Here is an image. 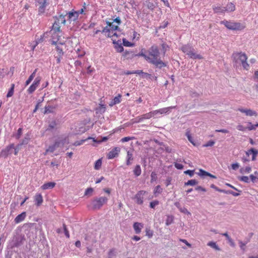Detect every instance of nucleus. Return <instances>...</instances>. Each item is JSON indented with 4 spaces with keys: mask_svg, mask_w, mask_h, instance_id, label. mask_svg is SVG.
<instances>
[{
    "mask_svg": "<svg viewBox=\"0 0 258 258\" xmlns=\"http://www.w3.org/2000/svg\"><path fill=\"white\" fill-rule=\"evenodd\" d=\"M160 52L157 46L153 45L148 50V54L147 55V61L157 68L161 69L166 66L159 57Z\"/></svg>",
    "mask_w": 258,
    "mask_h": 258,
    "instance_id": "f257e3e1",
    "label": "nucleus"
},
{
    "mask_svg": "<svg viewBox=\"0 0 258 258\" xmlns=\"http://www.w3.org/2000/svg\"><path fill=\"white\" fill-rule=\"evenodd\" d=\"M181 50L183 53L187 55L190 58L194 59H201L203 58L202 56L199 54L195 52L194 48L189 44L183 45L181 47Z\"/></svg>",
    "mask_w": 258,
    "mask_h": 258,
    "instance_id": "f03ea898",
    "label": "nucleus"
},
{
    "mask_svg": "<svg viewBox=\"0 0 258 258\" xmlns=\"http://www.w3.org/2000/svg\"><path fill=\"white\" fill-rule=\"evenodd\" d=\"M106 24L107 26L103 28L102 33H105L108 37L117 36V35L115 31L119 29L118 26L113 25L108 21L106 22Z\"/></svg>",
    "mask_w": 258,
    "mask_h": 258,
    "instance_id": "7ed1b4c3",
    "label": "nucleus"
},
{
    "mask_svg": "<svg viewBox=\"0 0 258 258\" xmlns=\"http://www.w3.org/2000/svg\"><path fill=\"white\" fill-rule=\"evenodd\" d=\"M233 57L236 62L240 61L243 68L245 70H248L249 64L247 62V57L245 53L242 52H235L233 54Z\"/></svg>",
    "mask_w": 258,
    "mask_h": 258,
    "instance_id": "20e7f679",
    "label": "nucleus"
},
{
    "mask_svg": "<svg viewBox=\"0 0 258 258\" xmlns=\"http://www.w3.org/2000/svg\"><path fill=\"white\" fill-rule=\"evenodd\" d=\"M220 23L223 24L227 29L232 30H241L245 28L244 25L240 23L224 20Z\"/></svg>",
    "mask_w": 258,
    "mask_h": 258,
    "instance_id": "39448f33",
    "label": "nucleus"
},
{
    "mask_svg": "<svg viewBox=\"0 0 258 258\" xmlns=\"http://www.w3.org/2000/svg\"><path fill=\"white\" fill-rule=\"evenodd\" d=\"M108 199L106 197H101L94 199L91 202L92 208L93 209H99L102 206L106 203Z\"/></svg>",
    "mask_w": 258,
    "mask_h": 258,
    "instance_id": "423d86ee",
    "label": "nucleus"
},
{
    "mask_svg": "<svg viewBox=\"0 0 258 258\" xmlns=\"http://www.w3.org/2000/svg\"><path fill=\"white\" fill-rule=\"evenodd\" d=\"M50 34L51 35V44L52 45H56L57 43H58L61 45H64V41L62 40L61 39V37L62 36L61 32H56L50 31Z\"/></svg>",
    "mask_w": 258,
    "mask_h": 258,
    "instance_id": "0eeeda50",
    "label": "nucleus"
},
{
    "mask_svg": "<svg viewBox=\"0 0 258 258\" xmlns=\"http://www.w3.org/2000/svg\"><path fill=\"white\" fill-rule=\"evenodd\" d=\"M66 142V139L57 140L55 141L54 143L50 145L47 149L45 150L44 153V155H47L48 153H53L57 148L59 147L61 145L63 146Z\"/></svg>",
    "mask_w": 258,
    "mask_h": 258,
    "instance_id": "6e6552de",
    "label": "nucleus"
},
{
    "mask_svg": "<svg viewBox=\"0 0 258 258\" xmlns=\"http://www.w3.org/2000/svg\"><path fill=\"white\" fill-rule=\"evenodd\" d=\"M66 23V19L64 16H60L57 19V21H55L53 23L51 31L52 32H61L60 30V23L64 24Z\"/></svg>",
    "mask_w": 258,
    "mask_h": 258,
    "instance_id": "1a4fd4ad",
    "label": "nucleus"
},
{
    "mask_svg": "<svg viewBox=\"0 0 258 258\" xmlns=\"http://www.w3.org/2000/svg\"><path fill=\"white\" fill-rule=\"evenodd\" d=\"M41 81V77H36L33 83L30 85L29 88L27 89V92L29 94L33 93L38 87L40 84Z\"/></svg>",
    "mask_w": 258,
    "mask_h": 258,
    "instance_id": "9d476101",
    "label": "nucleus"
},
{
    "mask_svg": "<svg viewBox=\"0 0 258 258\" xmlns=\"http://www.w3.org/2000/svg\"><path fill=\"white\" fill-rule=\"evenodd\" d=\"M146 194V191L144 190H140L137 193V194L135 196L134 199L135 200L137 204H143L144 202V197Z\"/></svg>",
    "mask_w": 258,
    "mask_h": 258,
    "instance_id": "9b49d317",
    "label": "nucleus"
},
{
    "mask_svg": "<svg viewBox=\"0 0 258 258\" xmlns=\"http://www.w3.org/2000/svg\"><path fill=\"white\" fill-rule=\"evenodd\" d=\"M14 149V145L11 144L7 146L5 149L2 150L0 153V157L6 158L9 155L12 154V150Z\"/></svg>",
    "mask_w": 258,
    "mask_h": 258,
    "instance_id": "f8f14e48",
    "label": "nucleus"
},
{
    "mask_svg": "<svg viewBox=\"0 0 258 258\" xmlns=\"http://www.w3.org/2000/svg\"><path fill=\"white\" fill-rule=\"evenodd\" d=\"M120 151V149L119 147H114L107 154V158L108 159H112L115 157L118 156Z\"/></svg>",
    "mask_w": 258,
    "mask_h": 258,
    "instance_id": "ddd939ff",
    "label": "nucleus"
},
{
    "mask_svg": "<svg viewBox=\"0 0 258 258\" xmlns=\"http://www.w3.org/2000/svg\"><path fill=\"white\" fill-rule=\"evenodd\" d=\"M237 110L244 113L246 116H252L257 115L256 112L250 109L239 108L237 109Z\"/></svg>",
    "mask_w": 258,
    "mask_h": 258,
    "instance_id": "4468645a",
    "label": "nucleus"
},
{
    "mask_svg": "<svg viewBox=\"0 0 258 258\" xmlns=\"http://www.w3.org/2000/svg\"><path fill=\"white\" fill-rule=\"evenodd\" d=\"M47 0H36V2L39 4L38 12L39 14H43L44 13L46 7L47 5Z\"/></svg>",
    "mask_w": 258,
    "mask_h": 258,
    "instance_id": "2eb2a0df",
    "label": "nucleus"
},
{
    "mask_svg": "<svg viewBox=\"0 0 258 258\" xmlns=\"http://www.w3.org/2000/svg\"><path fill=\"white\" fill-rule=\"evenodd\" d=\"M133 229L136 234H139L141 231L142 229L144 227V224L140 222H135L133 225Z\"/></svg>",
    "mask_w": 258,
    "mask_h": 258,
    "instance_id": "dca6fc26",
    "label": "nucleus"
},
{
    "mask_svg": "<svg viewBox=\"0 0 258 258\" xmlns=\"http://www.w3.org/2000/svg\"><path fill=\"white\" fill-rule=\"evenodd\" d=\"M67 15H68L69 20L70 22L76 21L78 19V17H79V16L78 15V13H77L76 11H72L69 12L67 14Z\"/></svg>",
    "mask_w": 258,
    "mask_h": 258,
    "instance_id": "f3484780",
    "label": "nucleus"
},
{
    "mask_svg": "<svg viewBox=\"0 0 258 258\" xmlns=\"http://www.w3.org/2000/svg\"><path fill=\"white\" fill-rule=\"evenodd\" d=\"M246 154L248 156L251 155V160L252 161H255L256 159V157L258 155V150L254 149L253 148H251L246 152Z\"/></svg>",
    "mask_w": 258,
    "mask_h": 258,
    "instance_id": "a211bd4d",
    "label": "nucleus"
},
{
    "mask_svg": "<svg viewBox=\"0 0 258 258\" xmlns=\"http://www.w3.org/2000/svg\"><path fill=\"white\" fill-rule=\"evenodd\" d=\"M34 199L35 204L37 206H40L43 202V197L41 194H36Z\"/></svg>",
    "mask_w": 258,
    "mask_h": 258,
    "instance_id": "6ab92c4d",
    "label": "nucleus"
},
{
    "mask_svg": "<svg viewBox=\"0 0 258 258\" xmlns=\"http://www.w3.org/2000/svg\"><path fill=\"white\" fill-rule=\"evenodd\" d=\"M176 106H171L167 107L162 108L159 109L160 114H169L172 109L175 108Z\"/></svg>",
    "mask_w": 258,
    "mask_h": 258,
    "instance_id": "aec40b11",
    "label": "nucleus"
},
{
    "mask_svg": "<svg viewBox=\"0 0 258 258\" xmlns=\"http://www.w3.org/2000/svg\"><path fill=\"white\" fill-rule=\"evenodd\" d=\"M56 185V183L54 182H46L43 184L41 186V188L43 190H46L48 189H52Z\"/></svg>",
    "mask_w": 258,
    "mask_h": 258,
    "instance_id": "412c9836",
    "label": "nucleus"
},
{
    "mask_svg": "<svg viewBox=\"0 0 258 258\" xmlns=\"http://www.w3.org/2000/svg\"><path fill=\"white\" fill-rule=\"evenodd\" d=\"M121 95L118 94L117 96H115L109 103V105L111 107L113 105L118 104L121 102Z\"/></svg>",
    "mask_w": 258,
    "mask_h": 258,
    "instance_id": "4be33fe9",
    "label": "nucleus"
},
{
    "mask_svg": "<svg viewBox=\"0 0 258 258\" xmlns=\"http://www.w3.org/2000/svg\"><path fill=\"white\" fill-rule=\"evenodd\" d=\"M26 216V212H22L21 214L18 215L14 220L16 224H18L21 222H22L25 218Z\"/></svg>",
    "mask_w": 258,
    "mask_h": 258,
    "instance_id": "5701e85b",
    "label": "nucleus"
},
{
    "mask_svg": "<svg viewBox=\"0 0 258 258\" xmlns=\"http://www.w3.org/2000/svg\"><path fill=\"white\" fill-rule=\"evenodd\" d=\"M224 8L225 12H232L235 11V6L232 3H229Z\"/></svg>",
    "mask_w": 258,
    "mask_h": 258,
    "instance_id": "b1692460",
    "label": "nucleus"
},
{
    "mask_svg": "<svg viewBox=\"0 0 258 258\" xmlns=\"http://www.w3.org/2000/svg\"><path fill=\"white\" fill-rule=\"evenodd\" d=\"M213 9L214 12L215 13H219V14H223L225 13V10L224 7H221V6H218V7H213Z\"/></svg>",
    "mask_w": 258,
    "mask_h": 258,
    "instance_id": "393cba45",
    "label": "nucleus"
},
{
    "mask_svg": "<svg viewBox=\"0 0 258 258\" xmlns=\"http://www.w3.org/2000/svg\"><path fill=\"white\" fill-rule=\"evenodd\" d=\"M37 71V69H36L34 72L31 74V75L29 77L28 79L26 80L25 82V86L28 85L34 79L35 77L36 73Z\"/></svg>",
    "mask_w": 258,
    "mask_h": 258,
    "instance_id": "a878e982",
    "label": "nucleus"
},
{
    "mask_svg": "<svg viewBox=\"0 0 258 258\" xmlns=\"http://www.w3.org/2000/svg\"><path fill=\"white\" fill-rule=\"evenodd\" d=\"M251 171V168L249 166H246L245 167H241L239 170L240 173L242 174H248Z\"/></svg>",
    "mask_w": 258,
    "mask_h": 258,
    "instance_id": "bb28decb",
    "label": "nucleus"
},
{
    "mask_svg": "<svg viewBox=\"0 0 258 258\" xmlns=\"http://www.w3.org/2000/svg\"><path fill=\"white\" fill-rule=\"evenodd\" d=\"M133 160V154L130 151L127 152L126 156V164L127 165H130L131 164V161Z\"/></svg>",
    "mask_w": 258,
    "mask_h": 258,
    "instance_id": "cd10ccee",
    "label": "nucleus"
},
{
    "mask_svg": "<svg viewBox=\"0 0 258 258\" xmlns=\"http://www.w3.org/2000/svg\"><path fill=\"white\" fill-rule=\"evenodd\" d=\"M249 179L253 183L256 182L258 180V172L255 171L253 174H250Z\"/></svg>",
    "mask_w": 258,
    "mask_h": 258,
    "instance_id": "c85d7f7f",
    "label": "nucleus"
},
{
    "mask_svg": "<svg viewBox=\"0 0 258 258\" xmlns=\"http://www.w3.org/2000/svg\"><path fill=\"white\" fill-rule=\"evenodd\" d=\"M105 108L104 104H100L99 107L96 108L95 110L97 113H103L105 111Z\"/></svg>",
    "mask_w": 258,
    "mask_h": 258,
    "instance_id": "c756f323",
    "label": "nucleus"
},
{
    "mask_svg": "<svg viewBox=\"0 0 258 258\" xmlns=\"http://www.w3.org/2000/svg\"><path fill=\"white\" fill-rule=\"evenodd\" d=\"M133 171H134V174L136 176H138L140 175L141 174V172H142L140 166L139 165H136L135 166V169Z\"/></svg>",
    "mask_w": 258,
    "mask_h": 258,
    "instance_id": "7c9ffc66",
    "label": "nucleus"
},
{
    "mask_svg": "<svg viewBox=\"0 0 258 258\" xmlns=\"http://www.w3.org/2000/svg\"><path fill=\"white\" fill-rule=\"evenodd\" d=\"M238 179L244 183H248L250 182L249 177L247 176H241L238 177Z\"/></svg>",
    "mask_w": 258,
    "mask_h": 258,
    "instance_id": "2f4dec72",
    "label": "nucleus"
},
{
    "mask_svg": "<svg viewBox=\"0 0 258 258\" xmlns=\"http://www.w3.org/2000/svg\"><path fill=\"white\" fill-rule=\"evenodd\" d=\"M117 252L114 248H112L110 249L108 252V258H113L115 257L116 255Z\"/></svg>",
    "mask_w": 258,
    "mask_h": 258,
    "instance_id": "473e14b6",
    "label": "nucleus"
},
{
    "mask_svg": "<svg viewBox=\"0 0 258 258\" xmlns=\"http://www.w3.org/2000/svg\"><path fill=\"white\" fill-rule=\"evenodd\" d=\"M162 188L160 185L156 186L154 189V194L156 197L157 195L161 194L162 192Z\"/></svg>",
    "mask_w": 258,
    "mask_h": 258,
    "instance_id": "72a5a7b5",
    "label": "nucleus"
},
{
    "mask_svg": "<svg viewBox=\"0 0 258 258\" xmlns=\"http://www.w3.org/2000/svg\"><path fill=\"white\" fill-rule=\"evenodd\" d=\"M222 235L226 237L227 239L228 240V242H229L230 245L232 247L235 246V243H234V241L231 238V237L228 235L227 233H223Z\"/></svg>",
    "mask_w": 258,
    "mask_h": 258,
    "instance_id": "f704fd0d",
    "label": "nucleus"
},
{
    "mask_svg": "<svg viewBox=\"0 0 258 258\" xmlns=\"http://www.w3.org/2000/svg\"><path fill=\"white\" fill-rule=\"evenodd\" d=\"M56 45V49L58 52V55L62 56L63 54V49L62 46L58 43H57Z\"/></svg>",
    "mask_w": 258,
    "mask_h": 258,
    "instance_id": "c9c22d12",
    "label": "nucleus"
},
{
    "mask_svg": "<svg viewBox=\"0 0 258 258\" xmlns=\"http://www.w3.org/2000/svg\"><path fill=\"white\" fill-rule=\"evenodd\" d=\"M207 245L210 247H211L212 248L216 249V250H220V248L219 247V246L217 245L216 243L215 242H214V241H210L208 243H207Z\"/></svg>",
    "mask_w": 258,
    "mask_h": 258,
    "instance_id": "e433bc0d",
    "label": "nucleus"
},
{
    "mask_svg": "<svg viewBox=\"0 0 258 258\" xmlns=\"http://www.w3.org/2000/svg\"><path fill=\"white\" fill-rule=\"evenodd\" d=\"M146 235L149 238H151L153 236V231L151 230L150 228H146L145 229Z\"/></svg>",
    "mask_w": 258,
    "mask_h": 258,
    "instance_id": "4c0bfd02",
    "label": "nucleus"
},
{
    "mask_svg": "<svg viewBox=\"0 0 258 258\" xmlns=\"http://www.w3.org/2000/svg\"><path fill=\"white\" fill-rule=\"evenodd\" d=\"M14 87H15V85L14 84H12L11 85V87L10 89H9V90L7 94V97L8 98L11 97L13 95L14 92Z\"/></svg>",
    "mask_w": 258,
    "mask_h": 258,
    "instance_id": "58836bf2",
    "label": "nucleus"
},
{
    "mask_svg": "<svg viewBox=\"0 0 258 258\" xmlns=\"http://www.w3.org/2000/svg\"><path fill=\"white\" fill-rule=\"evenodd\" d=\"M122 43H123V45L124 46H127V47H133L135 45L134 43H133L128 41L125 38H123L122 39Z\"/></svg>",
    "mask_w": 258,
    "mask_h": 258,
    "instance_id": "ea45409f",
    "label": "nucleus"
},
{
    "mask_svg": "<svg viewBox=\"0 0 258 258\" xmlns=\"http://www.w3.org/2000/svg\"><path fill=\"white\" fill-rule=\"evenodd\" d=\"M153 117L151 112H148L146 114H144L141 116V117L140 118L141 120H144V119H150L151 118Z\"/></svg>",
    "mask_w": 258,
    "mask_h": 258,
    "instance_id": "a19ab883",
    "label": "nucleus"
},
{
    "mask_svg": "<svg viewBox=\"0 0 258 258\" xmlns=\"http://www.w3.org/2000/svg\"><path fill=\"white\" fill-rule=\"evenodd\" d=\"M173 217L172 216L168 215L167 217L165 224L167 226L170 225L173 222Z\"/></svg>",
    "mask_w": 258,
    "mask_h": 258,
    "instance_id": "79ce46f5",
    "label": "nucleus"
},
{
    "mask_svg": "<svg viewBox=\"0 0 258 258\" xmlns=\"http://www.w3.org/2000/svg\"><path fill=\"white\" fill-rule=\"evenodd\" d=\"M101 165L102 160L101 159H99L95 163L94 168L96 170H99L100 168Z\"/></svg>",
    "mask_w": 258,
    "mask_h": 258,
    "instance_id": "37998d69",
    "label": "nucleus"
},
{
    "mask_svg": "<svg viewBox=\"0 0 258 258\" xmlns=\"http://www.w3.org/2000/svg\"><path fill=\"white\" fill-rule=\"evenodd\" d=\"M76 53L77 54L78 57H81L85 55V51L80 48H78L76 50Z\"/></svg>",
    "mask_w": 258,
    "mask_h": 258,
    "instance_id": "c03bdc74",
    "label": "nucleus"
},
{
    "mask_svg": "<svg viewBox=\"0 0 258 258\" xmlns=\"http://www.w3.org/2000/svg\"><path fill=\"white\" fill-rule=\"evenodd\" d=\"M198 184V181L195 179H191L188 180V181L185 182V185H191L194 186Z\"/></svg>",
    "mask_w": 258,
    "mask_h": 258,
    "instance_id": "a18cd8bd",
    "label": "nucleus"
},
{
    "mask_svg": "<svg viewBox=\"0 0 258 258\" xmlns=\"http://www.w3.org/2000/svg\"><path fill=\"white\" fill-rule=\"evenodd\" d=\"M53 109L54 108L51 106H45L44 113L46 114L48 113H51L53 112Z\"/></svg>",
    "mask_w": 258,
    "mask_h": 258,
    "instance_id": "49530a36",
    "label": "nucleus"
},
{
    "mask_svg": "<svg viewBox=\"0 0 258 258\" xmlns=\"http://www.w3.org/2000/svg\"><path fill=\"white\" fill-rule=\"evenodd\" d=\"M115 48L118 52H121L123 51V47L121 44H116L115 45Z\"/></svg>",
    "mask_w": 258,
    "mask_h": 258,
    "instance_id": "de8ad7c7",
    "label": "nucleus"
},
{
    "mask_svg": "<svg viewBox=\"0 0 258 258\" xmlns=\"http://www.w3.org/2000/svg\"><path fill=\"white\" fill-rule=\"evenodd\" d=\"M159 202L157 200L152 201L150 203V207L151 208H155V207L159 204Z\"/></svg>",
    "mask_w": 258,
    "mask_h": 258,
    "instance_id": "09e8293b",
    "label": "nucleus"
},
{
    "mask_svg": "<svg viewBox=\"0 0 258 258\" xmlns=\"http://www.w3.org/2000/svg\"><path fill=\"white\" fill-rule=\"evenodd\" d=\"M56 125V122L55 121H52L48 125L47 130H51L55 127Z\"/></svg>",
    "mask_w": 258,
    "mask_h": 258,
    "instance_id": "8fccbe9b",
    "label": "nucleus"
},
{
    "mask_svg": "<svg viewBox=\"0 0 258 258\" xmlns=\"http://www.w3.org/2000/svg\"><path fill=\"white\" fill-rule=\"evenodd\" d=\"M180 212L185 214L190 215L191 213L185 207H181L179 210Z\"/></svg>",
    "mask_w": 258,
    "mask_h": 258,
    "instance_id": "3c124183",
    "label": "nucleus"
},
{
    "mask_svg": "<svg viewBox=\"0 0 258 258\" xmlns=\"http://www.w3.org/2000/svg\"><path fill=\"white\" fill-rule=\"evenodd\" d=\"M198 174L200 176L202 177H204L205 176H207L208 175H209L208 172L202 169L199 170V173Z\"/></svg>",
    "mask_w": 258,
    "mask_h": 258,
    "instance_id": "603ef678",
    "label": "nucleus"
},
{
    "mask_svg": "<svg viewBox=\"0 0 258 258\" xmlns=\"http://www.w3.org/2000/svg\"><path fill=\"white\" fill-rule=\"evenodd\" d=\"M74 64L77 70H79V67H82V62L79 60H76L74 62Z\"/></svg>",
    "mask_w": 258,
    "mask_h": 258,
    "instance_id": "864d4df0",
    "label": "nucleus"
},
{
    "mask_svg": "<svg viewBox=\"0 0 258 258\" xmlns=\"http://www.w3.org/2000/svg\"><path fill=\"white\" fill-rule=\"evenodd\" d=\"M246 243H247V242H244L241 240L239 241V246H240L241 249L243 251H245V246Z\"/></svg>",
    "mask_w": 258,
    "mask_h": 258,
    "instance_id": "5fc2aeb1",
    "label": "nucleus"
},
{
    "mask_svg": "<svg viewBox=\"0 0 258 258\" xmlns=\"http://www.w3.org/2000/svg\"><path fill=\"white\" fill-rule=\"evenodd\" d=\"M135 56H138V57H139V56H142L146 60H147V55L145 53H144L142 51H141L140 52H139V53L138 54H136L135 55Z\"/></svg>",
    "mask_w": 258,
    "mask_h": 258,
    "instance_id": "6e6d98bb",
    "label": "nucleus"
},
{
    "mask_svg": "<svg viewBox=\"0 0 258 258\" xmlns=\"http://www.w3.org/2000/svg\"><path fill=\"white\" fill-rule=\"evenodd\" d=\"M93 139V141L94 142H97V143H101L102 142H105L106 141H107L108 140V137H104L102 138L101 141H97L96 140H95L94 138H91V137H89L88 138V139Z\"/></svg>",
    "mask_w": 258,
    "mask_h": 258,
    "instance_id": "4d7b16f0",
    "label": "nucleus"
},
{
    "mask_svg": "<svg viewBox=\"0 0 258 258\" xmlns=\"http://www.w3.org/2000/svg\"><path fill=\"white\" fill-rule=\"evenodd\" d=\"M22 134V128H19L17 131V134L15 135L16 138L17 139H19L20 138V137L21 136Z\"/></svg>",
    "mask_w": 258,
    "mask_h": 258,
    "instance_id": "13d9d810",
    "label": "nucleus"
},
{
    "mask_svg": "<svg viewBox=\"0 0 258 258\" xmlns=\"http://www.w3.org/2000/svg\"><path fill=\"white\" fill-rule=\"evenodd\" d=\"M63 228L64 230V234L67 237L69 238L70 237V234L67 228L66 225L63 224Z\"/></svg>",
    "mask_w": 258,
    "mask_h": 258,
    "instance_id": "bf43d9fd",
    "label": "nucleus"
},
{
    "mask_svg": "<svg viewBox=\"0 0 258 258\" xmlns=\"http://www.w3.org/2000/svg\"><path fill=\"white\" fill-rule=\"evenodd\" d=\"M134 139V137H126L122 138L121 139V142L122 143L127 142H128L130 140H132Z\"/></svg>",
    "mask_w": 258,
    "mask_h": 258,
    "instance_id": "052dcab7",
    "label": "nucleus"
},
{
    "mask_svg": "<svg viewBox=\"0 0 258 258\" xmlns=\"http://www.w3.org/2000/svg\"><path fill=\"white\" fill-rule=\"evenodd\" d=\"M157 179V174L155 172H152L151 174V181L152 182Z\"/></svg>",
    "mask_w": 258,
    "mask_h": 258,
    "instance_id": "680f3d73",
    "label": "nucleus"
},
{
    "mask_svg": "<svg viewBox=\"0 0 258 258\" xmlns=\"http://www.w3.org/2000/svg\"><path fill=\"white\" fill-rule=\"evenodd\" d=\"M215 144V142L213 141H210L208 142L206 144H204L203 145V147H212Z\"/></svg>",
    "mask_w": 258,
    "mask_h": 258,
    "instance_id": "e2e57ef3",
    "label": "nucleus"
},
{
    "mask_svg": "<svg viewBox=\"0 0 258 258\" xmlns=\"http://www.w3.org/2000/svg\"><path fill=\"white\" fill-rule=\"evenodd\" d=\"M139 36H140V34H138L137 32H136L135 31H134L133 32V40H134L135 39H136L137 40H139Z\"/></svg>",
    "mask_w": 258,
    "mask_h": 258,
    "instance_id": "0e129e2a",
    "label": "nucleus"
},
{
    "mask_svg": "<svg viewBox=\"0 0 258 258\" xmlns=\"http://www.w3.org/2000/svg\"><path fill=\"white\" fill-rule=\"evenodd\" d=\"M239 167V164L238 163H235L231 164V168L234 170H236Z\"/></svg>",
    "mask_w": 258,
    "mask_h": 258,
    "instance_id": "69168bd1",
    "label": "nucleus"
},
{
    "mask_svg": "<svg viewBox=\"0 0 258 258\" xmlns=\"http://www.w3.org/2000/svg\"><path fill=\"white\" fill-rule=\"evenodd\" d=\"M158 111H159V109L151 111L152 115V117H156L157 116L158 114H159V112H158Z\"/></svg>",
    "mask_w": 258,
    "mask_h": 258,
    "instance_id": "338daca9",
    "label": "nucleus"
},
{
    "mask_svg": "<svg viewBox=\"0 0 258 258\" xmlns=\"http://www.w3.org/2000/svg\"><path fill=\"white\" fill-rule=\"evenodd\" d=\"M93 191V189L92 187L87 188L85 192V195L87 196Z\"/></svg>",
    "mask_w": 258,
    "mask_h": 258,
    "instance_id": "774afa93",
    "label": "nucleus"
}]
</instances>
